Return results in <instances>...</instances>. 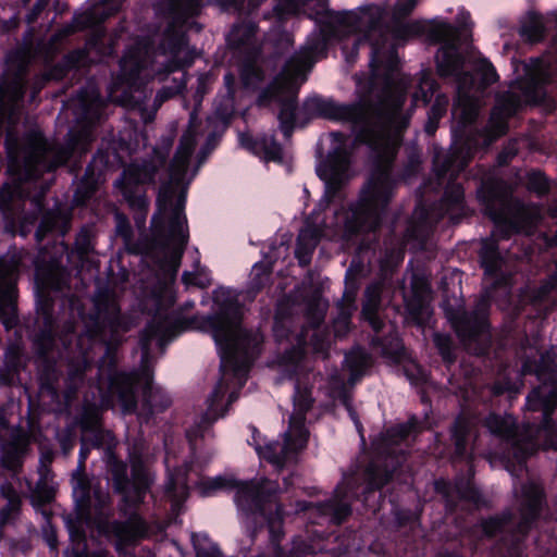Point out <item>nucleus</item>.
I'll list each match as a JSON object with an SVG mask.
<instances>
[{
  "label": "nucleus",
  "mask_w": 557,
  "mask_h": 557,
  "mask_svg": "<svg viewBox=\"0 0 557 557\" xmlns=\"http://www.w3.org/2000/svg\"><path fill=\"white\" fill-rule=\"evenodd\" d=\"M325 310H326V302L319 298L315 301L314 309L310 312L311 321L314 326H317L318 324H320L323 321Z\"/></svg>",
  "instance_id": "obj_42"
},
{
  "label": "nucleus",
  "mask_w": 557,
  "mask_h": 557,
  "mask_svg": "<svg viewBox=\"0 0 557 557\" xmlns=\"http://www.w3.org/2000/svg\"><path fill=\"white\" fill-rule=\"evenodd\" d=\"M524 370H525V371H531L532 369H531V367H530V366L525 364V366H524Z\"/></svg>",
  "instance_id": "obj_61"
},
{
  "label": "nucleus",
  "mask_w": 557,
  "mask_h": 557,
  "mask_svg": "<svg viewBox=\"0 0 557 557\" xmlns=\"http://www.w3.org/2000/svg\"><path fill=\"white\" fill-rule=\"evenodd\" d=\"M197 134V119L193 114L171 164V182L161 188L158 198L160 219L166 222L170 235L169 243L162 249L163 257L159 267L165 280L170 282L177 273L183 249L188 238L187 220L184 214L187 185L195 177L206 158V151L201 150L197 165L190 168Z\"/></svg>",
  "instance_id": "obj_2"
},
{
  "label": "nucleus",
  "mask_w": 557,
  "mask_h": 557,
  "mask_svg": "<svg viewBox=\"0 0 557 557\" xmlns=\"http://www.w3.org/2000/svg\"><path fill=\"white\" fill-rule=\"evenodd\" d=\"M515 153H516L515 151H511L507 156H513Z\"/></svg>",
  "instance_id": "obj_64"
},
{
  "label": "nucleus",
  "mask_w": 557,
  "mask_h": 557,
  "mask_svg": "<svg viewBox=\"0 0 557 557\" xmlns=\"http://www.w3.org/2000/svg\"><path fill=\"white\" fill-rule=\"evenodd\" d=\"M82 113L90 123L100 117V110L103 107V100L100 98L95 87H89L79 95Z\"/></svg>",
  "instance_id": "obj_21"
},
{
  "label": "nucleus",
  "mask_w": 557,
  "mask_h": 557,
  "mask_svg": "<svg viewBox=\"0 0 557 557\" xmlns=\"http://www.w3.org/2000/svg\"><path fill=\"white\" fill-rule=\"evenodd\" d=\"M380 286L374 284L367 288L366 301L362 308V315L369 321L373 330H381L383 323L377 317V309L380 306Z\"/></svg>",
  "instance_id": "obj_20"
},
{
  "label": "nucleus",
  "mask_w": 557,
  "mask_h": 557,
  "mask_svg": "<svg viewBox=\"0 0 557 557\" xmlns=\"http://www.w3.org/2000/svg\"><path fill=\"white\" fill-rule=\"evenodd\" d=\"M348 512H349V507L347 505H341L335 510V519L337 521H341L346 515H348Z\"/></svg>",
  "instance_id": "obj_50"
},
{
  "label": "nucleus",
  "mask_w": 557,
  "mask_h": 557,
  "mask_svg": "<svg viewBox=\"0 0 557 557\" xmlns=\"http://www.w3.org/2000/svg\"><path fill=\"white\" fill-rule=\"evenodd\" d=\"M517 79L511 84L507 99H499L492 119L497 120L493 129V136H499L505 132L504 117L509 116L522 103L537 102L542 98L541 86L550 76L547 62L543 59H533L528 63L516 66Z\"/></svg>",
  "instance_id": "obj_4"
},
{
  "label": "nucleus",
  "mask_w": 557,
  "mask_h": 557,
  "mask_svg": "<svg viewBox=\"0 0 557 557\" xmlns=\"http://www.w3.org/2000/svg\"><path fill=\"white\" fill-rule=\"evenodd\" d=\"M175 300L174 294L170 286H165L163 295L159 296V308L153 318V321L147 326L141 337L143 355L147 357L149 352L150 342L157 339L162 345L166 339L174 335L177 319L166 312L168 306L172 305Z\"/></svg>",
  "instance_id": "obj_11"
},
{
  "label": "nucleus",
  "mask_w": 557,
  "mask_h": 557,
  "mask_svg": "<svg viewBox=\"0 0 557 557\" xmlns=\"http://www.w3.org/2000/svg\"><path fill=\"white\" fill-rule=\"evenodd\" d=\"M522 493L529 507L532 509V511H535L541 504L542 488L537 484L531 483L523 487Z\"/></svg>",
  "instance_id": "obj_33"
},
{
  "label": "nucleus",
  "mask_w": 557,
  "mask_h": 557,
  "mask_svg": "<svg viewBox=\"0 0 557 557\" xmlns=\"http://www.w3.org/2000/svg\"><path fill=\"white\" fill-rule=\"evenodd\" d=\"M557 283V264H556V273L554 274V276L552 277V280L546 283L545 285L542 286L541 290H540V297H542L543 295H545L546 293H548V290Z\"/></svg>",
  "instance_id": "obj_49"
},
{
  "label": "nucleus",
  "mask_w": 557,
  "mask_h": 557,
  "mask_svg": "<svg viewBox=\"0 0 557 557\" xmlns=\"http://www.w3.org/2000/svg\"><path fill=\"white\" fill-rule=\"evenodd\" d=\"M455 201H459L462 197V191L460 187H454Z\"/></svg>",
  "instance_id": "obj_54"
},
{
  "label": "nucleus",
  "mask_w": 557,
  "mask_h": 557,
  "mask_svg": "<svg viewBox=\"0 0 557 557\" xmlns=\"http://www.w3.org/2000/svg\"><path fill=\"white\" fill-rule=\"evenodd\" d=\"M123 0H102L90 9L76 13L71 23L57 28L50 36L46 50L48 53L57 51L76 32L97 25L114 14Z\"/></svg>",
  "instance_id": "obj_9"
},
{
  "label": "nucleus",
  "mask_w": 557,
  "mask_h": 557,
  "mask_svg": "<svg viewBox=\"0 0 557 557\" xmlns=\"http://www.w3.org/2000/svg\"><path fill=\"white\" fill-rule=\"evenodd\" d=\"M434 343L446 361H451L450 338L443 334H434Z\"/></svg>",
  "instance_id": "obj_38"
},
{
  "label": "nucleus",
  "mask_w": 557,
  "mask_h": 557,
  "mask_svg": "<svg viewBox=\"0 0 557 557\" xmlns=\"http://www.w3.org/2000/svg\"><path fill=\"white\" fill-rule=\"evenodd\" d=\"M196 487L203 497L213 496L224 490L236 491L235 503L238 510L244 513L260 512L263 515L262 503L268 496L276 493V485L269 481L238 482L233 478L221 475L201 479Z\"/></svg>",
  "instance_id": "obj_7"
},
{
  "label": "nucleus",
  "mask_w": 557,
  "mask_h": 557,
  "mask_svg": "<svg viewBox=\"0 0 557 557\" xmlns=\"http://www.w3.org/2000/svg\"><path fill=\"white\" fill-rule=\"evenodd\" d=\"M96 45H97L96 41L89 40L87 42L86 50H77V51L69 54L65 58L66 66L72 67V66H78V65L85 64L87 51L90 52L94 48H96Z\"/></svg>",
  "instance_id": "obj_36"
},
{
  "label": "nucleus",
  "mask_w": 557,
  "mask_h": 557,
  "mask_svg": "<svg viewBox=\"0 0 557 557\" xmlns=\"http://www.w3.org/2000/svg\"><path fill=\"white\" fill-rule=\"evenodd\" d=\"M235 399H236V396H235V394L232 392V393L230 394L228 400H230V403H232V401H234Z\"/></svg>",
  "instance_id": "obj_58"
},
{
  "label": "nucleus",
  "mask_w": 557,
  "mask_h": 557,
  "mask_svg": "<svg viewBox=\"0 0 557 557\" xmlns=\"http://www.w3.org/2000/svg\"><path fill=\"white\" fill-rule=\"evenodd\" d=\"M215 313L207 319L209 331L221 355L222 379L209 398V414L216 419L218 408L226 391L228 381L242 387L247 379L250 364L260 355L263 335L258 330L242 327V308L234 300L231 289L220 287L213 292Z\"/></svg>",
  "instance_id": "obj_1"
},
{
  "label": "nucleus",
  "mask_w": 557,
  "mask_h": 557,
  "mask_svg": "<svg viewBox=\"0 0 557 557\" xmlns=\"http://www.w3.org/2000/svg\"><path fill=\"white\" fill-rule=\"evenodd\" d=\"M145 533V525L141 519L133 517L128 524L119 531V535L125 541H133Z\"/></svg>",
  "instance_id": "obj_32"
},
{
  "label": "nucleus",
  "mask_w": 557,
  "mask_h": 557,
  "mask_svg": "<svg viewBox=\"0 0 557 557\" xmlns=\"http://www.w3.org/2000/svg\"><path fill=\"white\" fill-rule=\"evenodd\" d=\"M18 261L14 257L0 258V320L7 329L15 324V274Z\"/></svg>",
  "instance_id": "obj_12"
},
{
  "label": "nucleus",
  "mask_w": 557,
  "mask_h": 557,
  "mask_svg": "<svg viewBox=\"0 0 557 557\" xmlns=\"http://www.w3.org/2000/svg\"><path fill=\"white\" fill-rule=\"evenodd\" d=\"M250 72H251V73H252V74H253L258 79H259V77H260V73H259V71H258L257 69H255V67H248V69H245V70H244V72H243V79H244V82H245V84H246L247 86H249V85H252V84H253L252 79L250 78Z\"/></svg>",
  "instance_id": "obj_48"
},
{
  "label": "nucleus",
  "mask_w": 557,
  "mask_h": 557,
  "mask_svg": "<svg viewBox=\"0 0 557 557\" xmlns=\"http://www.w3.org/2000/svg\"><path fill=\"white\" fill-rule=\"evenodd\" d=\"M153 177V169L148 164H131L128 165L119 181L123 187V194L128 197L133 186L150 182Z\"/></svg>",
  "instance_id": "obj_16"
},
{
  "label": "nucleus",
  "mask_w": 557,
  "mask_h": 557,
  "mask_svg": "<svg viewBox=\"0 0 557 557\" xmlns=\"http://www.w3.org/2000/svg\"><path fill=\"white\" fill-rule=\"evenodd\" d=\"M168 53L171 60L165 66L166 72H173L177 69L188 66L193 62V57L183 38H180L177 41H175L170 47L169 51H164V55Z\"/></svg>",
  "instance_id": "obj_23"
},
{
  "label": "nucleus",
  "mask_w": 557,
  "mask_h": 557,
  "mask_svg": "<svg viewBox=\"0 0 557 557\" xmlns=\"http://www.w3.org/2000/svg\"><path fill=\"white\" fill-rule=\"evenodd\" d=\"M151 374L144 370L140 374L119 373L114 375L110 383V393L115 396L121 405L123 412H131L135 408V388L141 387L145 400L151 405L153 388Z\"/></svg>",
  "instance_id": "obj_10"
},
{
  "label": "nucleus",
  "mask_w": 557,
  "mask_h": 557,
  "mask_svg": "<svg viewBox=\"0 0 557 557\" xmlns=\"http://www.w3.org/2000/svg\"><path fill=\"white\" fill-rule=\"evenodd\" d=\"M293 325V319L290 317H285L281 312H278L275 317L273 332L275 338L281 343L284 339H287L290 343H296L298 349H302L307 344V337L309 336V330H305L301 334L290 333V327Z\"/></svg>",
  "instance_id": "obj_17"
},
{
  "label": "nucleus",
  "mask_w": 557,
  "mask_h": 557,
  "mask_svg": "<svg viewBox=\"0 0 557 557\" xmlns=\"http://www.w3.org/2000/svg\"><path fill=\"white\" fill-rule=\"evenodd\" d=\"M529 188L537 194H543L547 190V182L542 173H533L529 180Z\"/></svg>",
  "instance_id": "obj_41"
},
{
  "label": "nucleus",
  "mask_w": 557,
  "mask_h": 557,
  "mask_svg": "<svg viewBox=\"0 0 557 557\" xmlns=\"http://www.w3.org/2000/svg\"><path fill=\"white\" fill-rule=\"evenodd\" d=\"M232 79H233V78H232V76H231V75H226V76H225V82H226V84H227V85H230V84H231Z\"/></svg>",
  "instance_id": "obj_59"
},
{
  "label": "nucleus",
  "mask_w": 557,
  "mask_h": 557,
  "mask_svg": "<svg viewBox=\"0 0 557 557\" xmlns=\"http://www.w3.org/2000/svg\"><path fill=\"white\" fill-rule=\"evenodd\" d=\"M319 112L322 116L331 120H354L357 116L356 108L342 106L333 101H322L319 106Z\"/></svg>",
  "instance_id": "obj_25"
},
{
  "label": "nucleus",
  "mask_w": 557,
  "mask_h": 557,
  "mask_svg": "<svg viewBox=\"0 0 557 557\" xmlns=\"http://www.w3.org/2000/svg\"><path fill=\"white\" fill-rule=\"evenodd\" d=\"M485 424L491 433L502 438L512 440L513 445L518 446L519 442L515 438L517 433L516 422L511 416L490 414L486 418Z\"/></svg>",
  "instance_id": "obj_18"
},
{
  "label": "nucleus",
  "mask_w": 557,
  "mask_h": 557,
  "mask_svg": "<svg viewBox=\"0 0 557 557\" xmlns=\"http://www.w3.org/2000/svg\"><path fill=\"white\" fill-rule=\"evenodd\" d=\"M466 429H467L466 421L459 419L457 421L455 430H454L456 451L458 455H462L466 449V443H465Z\"/></svg>",
  "instance_id": "obj_37"
},
{
  "label": "nucleus",
  "mask_w": 557,
  "mask_h": 557,
  "mask_svg": "<svg viewBox=\"0 0 557 557\" xmlns=\"http://www.w3.org/2000/svg\"><path fill=\"white\" fill-rule=\"evenodd\" d=\"M271 265L268 262H257L251 270L250 285L253 290H259L269 280Z\"/></svg>",
  "instance_id": "obj_31"
},
{
  "label": "nucleus",
  "mask_w": 557,
  "mask_h": 557,
  "mask_svg": "<svg viewBox=\"0 0 557 557\" xmlns=\"http://www.w3.org/2000/svg\"><path fill=\"white\" fill-rule=\"evenodd\" d=\"M350 310H343L334 321V332L336 336H344L349 329Z\"/></svg>",
  "instance_id": "obj_40"
},
{
  "label": "nucleus",
  "mask_w": 557,
  "mask_h": 557,
  "mask_svg": "<svg viewBox=\"0 0 557 557\" xmlns=\"http://www.w3.org/2000/svg\"><path fill=\"white\" fill-rule=\"evenodd\" d=\"M481 260L485 268V273L490 276L496 275L502 270L503 260L496 251L495 243L492 239H485L481 250Z\"/></svg>",
  "instance_id": "obj_24"
},
{
  "label": "nucleus",
  "mask_w": 557,
  "mask_h": 557,
  "mask_svg": "<svg viewBox=\"0 0 557 557\" xmlns=\"http://www.w3.org/2000/svg\"><path fill=\"white\" fill-rule=\"evenodd\" d=\"M311 2L313 3L312 8L310 7L308 9H302L304 13H307L309 16H311L313 13L318 15L326 11V0H306L305 5L308 7Z\"/></svg>",
  "instance_id": "obj_43"
},
{
  "label": "nucleus",
  "mask_w": 557,
  "mask_h": 557,
  "mask_svg": "<svg viewBox=\"0 0 557 557\" xmlns=\"http://www.w3.org/2000/svg\"><path fill=\"white\" fill-rule=\"evenodd\" d=\"M346 362L351 370L360 371L368 366L369 356L363 350L357 349L346 357Z\"/></svg>",
  "instance_id": "obj_34"
},
{
  "label": "nucleus",
  "mask_w": 557,
  "mask_h": 557,
  "mask_svg": "<svg viewBox=\"0 0 557 557\" xmlns=\"http://www.w3.org/2000/svg\"><path fill=\"white\" fill-rule=\"evenodd\" d=\"M49 1L50 0L36 1V4L34 5L33 10L26 16V20L29 24L34 23L38 18L40 12L48 5Z\"/></svg>",
  "instance_id": "obj_45"
},
{
  "label": "nucleus",
  "mask_w": 557,
  "mask_h": 557,
  "mask_svg": "<svg viewBox=\"0 0 557 557\" xmlns=\"http://www.w3.org/2000/svg\"><path fill=\"white\" fill-rule=\"evenodd\" d=\"M188 479H187V466L180 468L173 473H169V480L165 485V491L175 503L178 505L181 502L186 499L188 495Z\"/></svg>",
  "instance_id": "obj_19"
},
{
  "label": "nucleus",
  "mask_w": 557,
  "mask_h": 557,
  "mask_svg": "<svg viewBox=\"0 0 557 557\" xmlns=\"http://www.w3.org/2000/svg\"><path fill=\"white\" fill-rule=\"evenodd\" d=\"M239 141L242 146L252 150L256 153L263 152L265 160L281 161L283 159V152L281 146L273 139L272 136H263L255 143L246 134L239 135Z\"/></svg>",
  "instance_id": "obj_15"
},
{
  "label": "nucleus",
  "mask_w": 557,
  "mask_h": 557,
  "mask_svg": "<svg viewBox=\"0 0 557 557\" xmlns=\"http://www.w3.org/2000/svg\"><path fill=\"white\" fill-rule=\"evenodd\" d=\"M346 406H347V409H348V411H349L350 417L355 420L354 412L351 411V409L349 408V406H348V405H346Z\"/></svg>",
  "instance_id": "obj_60"
},
{
  "label": "nucleus",
  "mask_w": 557,
  "mask_h": 557,
  "mask_svg": "<svg viewBox=\"0 0 557 557\" xmlns=\"http://www.w3.org/2000/svg\"><path fill=\"white\" fill-rule=\"evenodd\" d=\"M488 214L495 223L493 237L505 238L511 231L531 233L542 219V211L536 206H525L521 202L508 203L502 200V210L494 211L487 207Z\"/></svg>",
  "instance_id": "obj_8"
},
{
  "label": "nucleus",
  "mask_w": 557,
  "mask_h": 557,
  "mask_svg": "<svg viewBox=\"0 0 557 557\" xmlns=\"http://www.w3.org/2000/svg\"><path fill=\"white\" fill-rule=\"evenodd\" d=\"M311 404L312 398L307 387L302 388L300 382H297L294 395V412L289 419L288 430L284 433L283 443L275 442L262 446L260 434L256 429H252L250 444L253 445L260 458L280 467L285 461L293 459L306 446L308 433L304 421Z\"/></svg>",
  "instance_id": "obj_5"
},
{
  "label": "nucleus",
  "mask_w": 557,
  "mask_h": 557,
  "mask_svg": "<svg viewBox=\"0 0 557 557\" xmlns=\"http://www.w3.org/2000/svg\"><path fill=\"white\" fill-rule=\"evenodd\" d=\"M545 32L544 20L535 14L529 15L521 27V35L531 42L541 40Z\"/></svg>",
  "instance_id": "obj_27"
},
{
  "label": "nucleus",
  "mask_w": 557,
  "mask_h": 557,
  "mask_svg": "<svg viewBox=\"0 0 557 557\" xmlns=\"http://www.w3.org/2000/svg\"><path fill=\"white\" fill-rule=\"evenodd\" d=\"M436 121L435 119L433 117H429V122L425 126V131L429 133V134H433L435 128H436Z\"/></svg>",
  "instance_id": "obj_51"
},
{
  "label": "nucleus",
  "mask_w": 557,
  "mask_h": 557,
  "mask_svg": "<svg viewBox=\"0 0 557 557\" xmlns=\"http://www.w3.org/2000/svg\"><path fill=\"white\" fill-rule=\"evenodd\" d=\"M165 463H166V467L169 469L170 468V459L169 458H166Z\"/></svg>",
  "instance_id": "obj_62"
},
{
  "label": "nucleus",
  "mask_w": 557,
  "mask_h": 557,
  "mask_svg": "<svg viewBox=\"0 0 557 557\" xmlns=\"http://www.w3.org/2000/svg\"><path fill=\"white\" fill-rule=\"evenodd\" d=\"M407 309L409 313L417 320L418 323H424L431 317L430 295L426 289L422 290L418 300L410 299L407 301Z\"/></svg>",
  "instance_id": "obj_26"
},
{
  "label": "nucleus",
  "mask_w": 557,
  "mask_h": 557,
  "mask_svg": "<svg viewBox=\"0 0 557 557\" xmlns=\"http://www.w3.org/2000/svg\"><path fill=\"white\" fill-rule=\"evenodd\" d=\"M110 99L111 101H120V102H123V99H120L116 95H115V91L111 90L110 91Z\"/></svg>",
  "instance_id": "obj_55"
},
{
  "label": "nucleus",
  "mask_w": 557,
  "mask_h": 557,
  "mask_svg": "<svg viewBox=\"0 0 557 557\" xmlns=\"http://www.w3.org/2000/svg\"><path fill=\"white\" fill-rule=\"evenodd\" d=\"M418 91L413 94V100L416 102L422 101L426 103L431 100L435 90V82L429 72H422L419 78Z\"/></svg>",
  "instance_id": "obj_29"
},
{
  "label": "nucleus",
  "mask_w": 557,
  "mask_h": 557,
  "mask_svg": "<svg viewBox=\"0 0 557 557\" xmlns=\"http://www.w3.org/2000/svg\"><path fill=\"white\" fill-rule=\"evenodd\" d=\"M411 426L407 424L398 425L386 432V446L391 443L397 444L399 440L407 437L410 433Z\"/></svg>",
  "instance_id": "obj_39"
},
{
  "label": "nucleus",
  "mask_w": 557,
  "mask_h": 557,
  "mask_svg": "<svg viewBox=\"0 0 557 557\" xmlns=\"http://www.w3.org/2000/svg\"><path fill=\"white\" fill-rule=\"evenodd\" d=\"M448 317L451 320L453 325L456 329V332L459 334V336L466 338L467 336L472 337L476 334V331H469V333H467V330L463 327L462 322L459 321L455 315L449 314Z\"/></svg>",
  "instance_id": "obj_47"
},
{
  "label": "nucleus",
  "mask_w": 557,
  "mask_h": 557,
  "mask_svg": "<svg viewBox=\"0 0 557 557\" xmlns=\"http://www.w3.org/2000/svg\"><path fill=\"white\" fill-rule=\"evenodd\" d=\"M183 282L186 286L206 288L211 284V276L207 269L196 264L194 271L184 272Z\"/></svg>",
  "instance_id": "obj_28"
},
{
  "label": "nucleus",
  "mask_w": 557,
  "mask_h": 557,
  "mask_svg": "<svg viewBox=\"0 0 557 557\" xmlns=\"http://www.w3.org/2000/svg\"><path fill=\"white\" fill-rule=\"evenodd\" d=\"M191 539L197 557H220L218 547L210 542L206 534H195Z\"/></svg>",
  "instance_id": "obj_30"
},
{
  "label": "nucleus",
  "mask_w": 557,
  "mask_h": 557,
  "mask_svg": "<svg viewBox=\"0 0 557 557\" xmlns=\"http://www.w3.org/2000/svg\"><path fill=\"white\" fill-rule=\"evenodd\" d=\"M330 38L323 35L314 42L306 45L285 65L280 77L270 89V98L282 103L278 114L280 127L286 137L292 133L294 125L295 97L299 86L306 81L307 72L315 62V57L325 49Z\"/></svg>",
  "instance_id": "obj_3"
},
{
  "label": "nucleus",
  "mask_w": 557,
  "mask_h": 557,
  "mask_svg": "<svg viewBox=\"0 0 557 557\" xmlns=\"http://www.w3.org/2000/svg\"><path fill=\"white\" fill-rule=\"evenodd\" d=\"M550 214H552L553 216H557V202H556V203H554V205L552 206V208H550Z\"/></svg>",
  "instance_id": "obj_57"
},
{
  "label": "nucleus",
  "mask_w": 557,
  "mask_h": 557,
  "mask_svg": "<svg viewBox=\"0 0 557 557\" xmlns=\"http://www.w3.org/2000/svg\"><path fill=\"white\" fill-rule=\"evenodd\" d=\"M447 99L437 97L435 104L431 109L430 117L438 120L446 111Z\"/></svg>",
  "instance_id": "obj_44"
},
{
  "label": "nucleus",
  "mask_w": 557,
  "mask_h": 557,
  "mask_svg": "<svg viewBox=\"0 0 557 557\" xmlns=\"http://www.w3.org/2000/svg\"><path fill=\"white\" fill-rule=\"evenodd\" d=\"M74 494L75 495H79V497L82 499H84L86 497V495H87L86 490L84 487H75L74 488Z\"/></svg>",
  "instance_id": "obj_53"
},
{
  "label": "nucleus",
  "mask_w": 557,
  "mask_h": 557,
  "mask_svg": "<svg viewBox=\"0 0 557 557\" xmlns=\"http://www.w3.org/2000/svg\"><path fill=\"white\" fill-rule=\"evenodd\" d=\"M18 61V53H13L8 57V65L9 67H14L15 63Z\"/></svg>",
  "instance_id": "obj_52"
},
{
  "label": "nucleus",
  "mask_w": 557,
  "mask_h": 557,
  "mask_svg": "<svg viewBox=\"0 0 557 557\" xmlns=\"http://www.w3.org/2000/svg\"><path fill=\"white\" fill-rule=\"evenodd\" d=\"M310 346L314 351L323 352L327 346V343L320 338L319 331H314L310 336Z\"/></svg>",
  "instance_id": "obj_46"
},
{
  "label": "nucleus",
  "mask_w": 557,
  "mask_h": 557,
  "mask_svg": "<svg viewBox=\"0 0 557 557\" xmlns=\"http://www.w3.org/2000/svg\"><path fill=\"white\" fill-rule=\"evenodd\" d=\"M26 62L24 58L21 63L17 64V72L9 84L0 86V94L3 99H8L12 104L17 102L24 95L25 82L23 79V72L25 70Z\"/></svg>",
  "instance_id": "obj_22"
},
{
  "label": "nucleus",
  "mask_w": 557,
  "mask_h": 557,
  "mask_svg": "<svg viewBox=\"0 0 557 557\" xmlns=\"http://www.w3.org/2000/svg\"><path fill=\"white\" fill-rule=\"evenodd\" d=\"M7 149L10 159L9 170L18 172L25 178H33L44 171H50L67 159V153L48 145L39 131L30 132L21 149L16 147L9 134Z\"/></svg>",
  "instance_id": "obj_6"
},
{
  "label": "nucleus",
  "mask_w": 557,
  "mask_h": 557,
  "mask_svg": "<svg viewBox=\"0 0 557 557\" xmlns=\"http://www.w3.org/2000/svg\"><path fill=\"white\" fill-rule=\"evenodd\" d=\"M150 49L145 41H139L128 49L120 62L121 79L131 87L138 78L150 77L154 70L149 71Z\"/></svg>",
  "instance_id": "obj_13"
},
{
  "label": "nucleus",
  "mask_w": 557,
  "mask_h": 557,
  "mask_svg": "<svg viewBox=\"0 0 557 557\" xmlns=\"http://www.w3.org/2000/svg\"><path fill=\"white\" fill-rule=\"evenodd\" d=\"M557 404V388L556 386L544 383L537 388L533 389L527 398V407L529 410L543 412L544 423L540 433H544L547 437V446L557 449V436L553 438L552 432L548 428V418L552 414L555 405Z\"/></svg>",
  "instance_id": "obj_14"
},
{
  "label": "nucleus",
  "mask_w": 557,
  "mask_h": 557,
  "mask_svg": "<svg viewBox=\"0 0 557 557\" xmlns=\"http://www.w3.org/2000/svg\"><path fill=\"white\" fill-rule=\"evenodd\" d=\"M133 472H134V480H135V485H136V487H135L136 496H135V498L132 499V502L136 503V502L141 500L143 494L149 485V478H148V474L141 473L140 470L137 469V466L135 463L133 465Z\"/></svg>",
  "instance_id": "obj_35"
},
{
  "label": "nucleus",
  "mask_w": 557,
  "mask_h": 557,
  "mask_svg": "<svg viewBox=\"0 0 557 557\" xmlns=\"http://www.w3.org/2000/svg\"><path fill=\"white\" fill-rule=\"evenodd\" d=\"M298 357L295 356V351H292L287 355V359L290 361V362H294L296 361Z\"/></svg>",
  "instance_id": "obj_56"
},
{
  "label": "nucleus",
  "mask_w": 557,
  "mask_h": 557,
  "mask_svg": "<svg viewBox=\"0 0 557 557\" xmlns=\"http://www.w3.org/2000/svg\"><path fill=\"white\" fill-rule=\"evenodd\" d=\"M537 374L541 376L543 374V370L540 369V370H536Z\"/></svg>",
  "instance_id": "obj_63"
}]
</instances>
